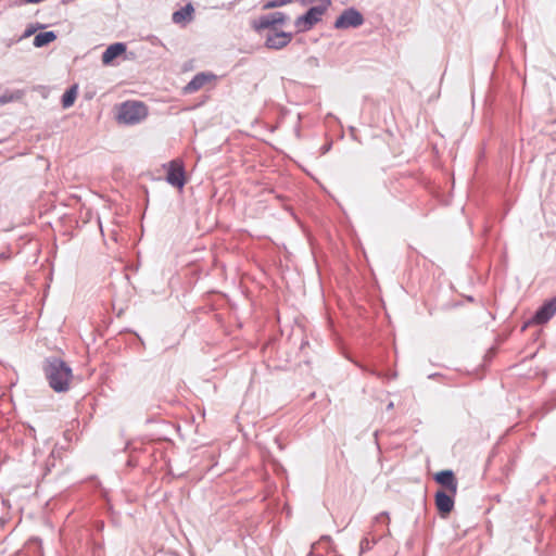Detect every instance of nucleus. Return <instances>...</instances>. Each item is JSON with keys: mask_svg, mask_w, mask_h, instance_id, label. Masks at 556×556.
I'll list each match as a JSON object with an SVG mask.
<instances>
[{"mask_svg": "<svg viewBox=\"0 0 556 556\" xmlns=\"http://www.w3.org/2000/svg\"><path fill=\"white\" fill-rule=\"evenodd\" d=\"M125 50V45L121 42L109 46L102 54V63L105 65L111 64L112 61L122 55Z\"/></svg>", "mask_w": 556, "mask_h": 556, "instance_id": "obj_13", "label": "nucleus"}, {"mask_svg": "<svg viewBox=\"0 0 556 556\" xmlns=\"http://www.w3.org/2000/svg\"><path fill=\"white\" fill-rule=\"evenodd\" d=\"M291 33L275 31L267 35L265 45L269 49L280 50L287 47L291 42Z\"/></svg>", "mask_w": 556, "mask_h": 556, "instance_id": "obj_9", "label": "nucleus"}, {"mask_svg": "<svg viewBox=\"0 0 556 556\" xmlns=\"http://www.w3.org/2000/svg\"><path fill=\"white\" fill-rule=\"evenodd\" d=\"M56 39V35L54 31H43L36 35L34 39V46L37 48L47 46L53 42Z\"/></svg>", "mask_w": 556, "mask_h": 556, "instance_id": "obj_14", "label": "nucleus"}, {"mask_svg": "<svg viewBox=\"0 0 556 556\" xmlns=\"http://www.w3.org/2000/svg\"><path fill=\"white\" fill-rule=\"evenodd\" d=\"M292 0H270L264 4V9H273L287 5L291 3Z\"/></svg>", "mask_w": 556, "mask_h": 556, "instance_id": "obj_16", "label": "nucleus"}, {"mask_svg": "<svg viewBox=\"0 0 556 556\" xmlns=\"http://www.w3.org/2000/svg\"><path fill=\"white\" fill-rule=\"evenodd\" d=\"M5 102H7V100H5V99L0 98V104H3V103H5Z\"/></svg>", "mask_w": 556, "mask_h": 556, "instance_id": "obj_17", "label": "nucleus"}, {"mask_svg": "<svg viewBox=\"0 0 556 556\" xmlns=\"http://www.w3.org/2000/svg\"><path fill=\"white\" fill-rule=\"evenodd\" d=\"M166 180L168 181V184L179 189H181L185 186V169L181 161L174 160L169 162Z\"/></svg>", "mask_w": 556, "mask_h": 556, "instance_id": "obj_5", "label": "nucleus"}, {"mask_svg": "<svg viewBox=\"0 0 556 556\" xmlns=\"http://www.w3.org/2000/svg\"><path fill=\"white\" fill-rule=\"evenodd\" d=\"M331 4L330 0H319V4L311 8L305 14L299 16L295 20V26L299 31H307L315 24H317L321 16L325 14L329 5Z\"/></svg>", "mask_w": 556, "mask_h": 556, "instance_id": "obj_3", "label": "nucleus"}, {"mask_svg": "<svg viewBox=\"0 0 556 556\" xmlns=\"http://www.w3.org/2000/svg\"><path fill=\"white\" fill-rule=\"evenodd\" d=\"M434 480L446 490L445 492L456 495L458 483L452 470L437 472Z\"/></svg>", "mask_w": 556, "mask_h": 556, "instance_id": "obj_10", "label": "nucleus"}, {"mask_svg": "<svg viewBox=\"0 0 556 556\" xmlns=\"http://www.w3.org/2000/svg\"><path fill=\"white\" fill-rule=\"evenodd\" d=\"M77 97V86L70 88L62 97V105L67 109L72 106Z\"/></svg>", "mask_w": 556, "mask_h": 556, "instance_id": "obj_15", "label": "nucleus"}, {"mask_svg": "<svg viewBox=\"0 0 556 556\" xmlns=\"http://www.w3.org/2000/svg\"><path fill=\"white\" fill-rule=\"evenodd\" d=\"M194 8L191 3L186 4L180 10L176 11L172 15V20L175 24L186 26L193 20Z\"/></svg>", "mask_w": 556, "mask_h": 556, "instance_id": "obj_12", "label": "nucleus"}, {"mask_svg": "<svg viewBox=\"0 0 556 556\" xmlns=\"http://www.w3.org/2000/svg\"><path fill=\"white\" fill-rule=\"evenodd\" d=\"M148 106L141 101H126L117 108L118 123L134 125L142 122L148 116Z\"/></svg>", "mask_w": 556, "mask_h": 556, "instance_id": "obj_2", "label": "nucleus"}, {"mask_svg": "<svg viewBox=\"0 0 556 556\" xmlns=\"http://www.w3.org/2000/svg\"><path fill=\"white\" fill-rule=\"evenodd\" d=\"M217 76L210 72H202L197 74L191 81H189L184 88L185 93H192L207 85H212L216 81Z\"/></svg>", "mask_w": 556, "mask_h": 556, "instance_id": "obj_7", "label": "nucleus"}, {"mask_svg": "<svg viewBox=\"0 0 556 556\" xmlns=\"http://www.w3.org/2000/svg\"><path fill=\"white\" fill-rule=\"evenodd\" d=\"M50 387L56 392L66 391L72 379L71 368L61 359L52 358L45 367Z\"/></svg>", "mask_w": 556, "mask_h": 556, "instance_id": "obj_1", "label": "nucleus"}, {"mask_svg": "<svg viewBox=\"0 0 556 556\" xmlns=\"http://www.w3.org/2000/svg\"><path fill=\"white\" fill-rule=\"evenodd\" d=\"M364 22L362 14L354 10L349 9L345 10L334 22V27L339 29L349 28V27H357L361 26Z\"/></svg>", "mask_w": 556, "mask_h": 556, "instance_id": "obj_6", "label": "nucleus"}, {"mask_svg": "<svg viewBox=\"0 0 556 556\" xmlns=\"http://www.w3.org/2000/svg\"><path fill=\"white\" fill-rule=\"evenodd\" d=\"M556 314V298L546 302L533 316L532 323L543 325Z\"/></svg>", "mask_w": 556, "mask_h": 556, "instance_id": "obj_11", "label": "nucleus"}, {"mask_svg": "<svg viewBox=\"0 0 556 556\" xmlns=\"http://www.w3.org/2000/svg\"><path fill=\"white\" fill-rule=\"evenodd\" d=\"M287 21L288 16L285 13L275 12L254 20L252 26L255 30H262L267 28H275L277 25H282Z\"/></svg>", "mask_w": 556, "mask_h": 556, "instance_id": "obj_4", "label": "nucleus"}, {"mask_svg": "<svg viewBox=\"0 0 556 556\" xmlns=\"http://www.w3.org/2000/svg\"><path fill=\"white\" fill-rule=\"evenodd\" d=\"M454 496L452 493L439 490L435 493V506L442 517H446L454 508Z\"/></svg>", "mask_w": 556, "mask_h": 556, "instance_id": "obj_8", "label": "nucleus"}]
</instances>
